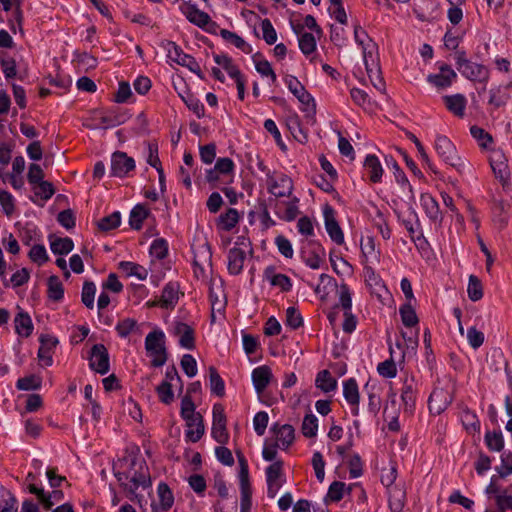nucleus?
I'll use <instances>...</instances> for the list:
<instances>
[{"label": "nucleus", "instance_id": "43", "mask_svg": "<svg viewBox=\"0 0 512 512\" xmlns=\"http://www.w3.org/2000/svg\"><path fill=\"white\" fill-rule=\"evenodd\" d=\"M41 386L42 378L35 374L19 378L16 383V388L22 391L38 390Z\"/></svg>", "mask_w": 512, "mask_h": 512}, {"label": "nucleus", "instance_id": "38", "mask_svg": "<svg viewBox=\"0 0 512 512\" xmlns=\"http://www.w3.org/2000/svg\"><path fill=\"white\" fill-rule=\"evenodd\" d=\"M239 221L238 211L234 208H229L225 213L221 214L217 219L218 228L224 231L233 229Z\"/></svg>", "mask_w": 512, "mask_h": 512}, {"label": "nucleus", "instance_id": "52", "mask_svg": "<svg viewBox=\"0 0 512 512\" xmlns=\"http://www.w3.org/2000/svg\"><path fill=\"white\" fill-rule=\"evenodd\" d=\"M121 223V215L120 212L115 211L112 214L101 218L98 221V228L101 231H110L112 229L117 228Z\"/></svg>", "mask_w": 512, "mask_h": 512}, {"label": "nucleus", "instance_id": "50", "mask_svg": "<svg viewBox=\"0 0 512 512\" xmlns=\"http://www.w3.org/2000/svg\"><path fill=\"white\" fill-rule=\"evenodd\" d=\"M485 443L491 451H501L504 447L503 435L500 431H488L485 434Z\"/></svg>", "mask_w": 512, "mask_h": 512}, {"label": "nucleus", "instance_id": "4", "mask_svg": "<svg viewBox=\"0 0 512 512\" xmlns=\"http://www.w3.org/2000/svg\"><path fill=\"white\" fill-rule=\"evenodd\" d=\"M162 48L166 51L167 61L170 63H176L183 67H187L191 72L195 73L200 79H204L199 63L194 57L183 52V50L177 46L174 42L167 41L162 42Z\"/></svg>", "mask_w": 512, "mask_h": 512}, {"label": "nucleus", "instance_id": "58", "mask_svg": "<svg viewBox=\"0 0 512 512\" xmlns=\"http://www.w3.org/2000/svg\"><path fill=\"white\" fill-rule=\"evenodd\" d=\"M261 29L264 41L268 45L275 44L277 41V32L268 18L261 21Z\"/></svg>", "mask_w": 512, "mask_h": 512}, {"label": "nucleus", "instance_id": "57", "mask_svg": "<svg viewBox=\"0 0 512 512\" xmlns=\"http://www.w3.org/2000/svg\"><path fill=\"white\" fill-rule=\"evenodd\" d=\"M299 48L303 54L309 55L316 49V40L313 34L305 32L299 37Z\"/></svg>", "mask_w": 512, "mask_h": 512}, {"label": "nucleus", "instance_id": "51", "mask_svg": "<svg viewBox=\"0 0 512 512\" xmlns=\"http://www.w3.org/2000/svg\"><path fill=\"white\" fill-rule=\"evenodd\" d=\"M301 430L305 437H315L318 430V420L316 416L313 414H307L303 419Z\"/></svg>", "mask_w": 512, "mask_h": 512}, {"label": "nucleus", "instance_id": "8", "mask_svg": "<svg viewBox=\"0 0 512 512\" xmlns=\"http://www.w3.org/2000/svg\"><path fill=\"white\" fill-rule=\"evenodd\" d=\"M354 38L356 43L362 48L366 71L368 76L371 77L370 72H372V69L370 68L369 59L374 64L373 53L376 49V44L368 36L367 32L358 25L354 27Z\"/></svg>", "mask_w": 512, "mask_h": 512}, {"label": "nucleus", "instance_id": "19", "mask_svg": "<svg viewBox=\"0 0 512 512\" xmlns=\"http://www.w3.org/2000/svg\"><path fill=\"white\" fill-rule=\"evenodd\" d=\"M343 396L351 406V412L354 416L359 415L360 395L358 384L354 378H349L343 382Z\"/></svg>", "mask_w": 512, "mask_h": 512}, {"label": "nucleus", "instance_id": "27", "mask_svg": "<svg viewBox=\"0 0 512 512\" xmlns=\"http://www.w3.org/2000/svg\"><path fill=\"white\" fill-rule=\"evenodd\" d=\"M275 270L274 266H268L264 270V278L269 281L272 286L279 287L283 292L290 291L292 288L291 279L285 274L275 273Z\"/></svg>", "mask_w": 512, "mask_h": 512}, {"label": "nucleus", "instance_id": "59", "mask_svg": "<svg viewBox=\"0 0 512 512\" xmlns=\"http://www.w3.org/2000/svg\"><path fill=\"white\" fill-rule=\"evenodd\" d=\"M461 420L465 428L469 431H478L480 429V422L474 412L465 409L462 412Z\"/></svg>", "mask_w": 512, "mask_h": 512}, {"label": "nucleus", "instance_id": "35", "mask_svg": "<svg viewBox=\"0 0 512 512\" xmlns=\"http://www.w3.org/2000/svg\"><path fill=\"white\" fill-rule=\"evenodd\" d=\"M15 331L21 337H29L33 332V323L28 313L20 311L14 319Z\"/></svg>", "mask_w": 512, "mask_h": 512}, {"label": "nucleus", "instance_id": "21", "mask_svg": "<svg viewBox=\"0 0 512 512\" xmlns=\"http://www.w3.org/2000/svg\"><path fill=\"white\" fill-rule=\"evenodd\" d=\"M183 295L178 282H168L162 289V309H173Z\"/></svg>", "mask_w": 512, "mask_h": 512}, {"label": "nucleus", "instance_id": "42", "mask_svg": "<svg viewBox=\"0 0 512 512\" xmlns=\"http://www.w3.org/2000/svg\"><path fill=\"white\" fill-rule=\"evenodd\" d=\"M237 458L239 464V481H240V490L251 489L250 481H249V466L244 455L237 451Z\"/></svg>", "mask_w": 512, "mask_h": 512}, {"label": "nucleus", "instance_id": "40", "mask_svg": "<svg viewBox=\"0 0 512 512\" xmlns=\"http://www.w3.org/2000/svg\"><path fill=\"white\" fill-rule=\"evenodd\" d=\"M316 387L328 393L337 388V380L331 376L328 370L320 371L315 380Z\"/></svg>", "mask_w": 512, "mask_h": 512}, {"label": "nucleus", "instance_id": "28", "mask_svg": "<svg viewBox=\"0 0 512 512\" xmlns=\"http://www.w3.org/2000/svg\"><path fill=\"white\" fill-rule=\"evenodd\" d=\"M272 371L269 366L262 365L252 371V382L255 390L262 393L270 383Z\"/></svg>", "mask_w": 512, "mask_h": 512}, {"label": "nucleus", "instance_id": "39", "mask_svg": "<svg viewBox=\"0 0 512 512\" xmlns=\"http://www.w3.org/2000/svg\"><path fill=\"white\" fill-rule=\"evenodd\" d=\"M119 269L126 274V276H135L139 280H145L148 276V271L143 266L130 261H121Z\"/></svg>", "mask_w": 512, "mask_h": 512}, {"label": "nucleus", "instance_id": "10", "mask_svg": "<svg viewBox=\"0 0 512 512\" xmlns=\"http://www.w3.org/2000/svg\"><path fill=\"white\" fill-rule=\"evenodd\" d=\"M212 437L220 444H226L229 438L226 428V415L221 404L213 406Z\"/></svg>", "mask_w": 512, "mask_h": 512}, {"label": "nucleus", "instance_id": "18", "mask_svg": "<svg viewBox=\"0 0 512 512\" xmlns=\"http://www.w3.org/2000/svg\"><path fill=\"white\" fill-rule=\"evenodd\" d=\"M417 391L418 384L415 378L413 376L405 377L401 389V400L405 411L412 412L414 410Z\"/></svg>", "mask_w": 512, "mask_h": 512}, {"label": "nucleus", "instance_id": "22", "mask_svg": "<svg viewBox=\"0 0 512 512\" xmlns=\"http://www.w3.org/2000/svg\"><path fill=\"white\" fill-rule=\"evenodd\" d=\"M128 118H129V115L126 112H116V111L111 110L105 114H102L99 117V125H94V126L88 125L87 127L90 129L113 128V127H116L118 125L125 123Z\"/></svg>", "mask_w": 512, "mask_h": 512}, {"label": "nucleus", "instance_id": "13", "mask_svg": "<svg viewBox=\"0 0 512 512\" xmlns=\"http://www.w3.org/2000/svg\"><path fill=\"white\" fill-rule=\"evenodd\" d=\"M324 221L326 231L333 242L337 245H342L344 243V234L343 231L335 218V211L329 205L326 204L323 209Z\"/></svg>", "mask_w": 512, "mask_h": 512}, {"label": "nucleus", "instance_id": "55", "mask_svg": "<svg viewBox=\"0 0 512 512\" xmlns=\"http://www.w3.org/2000/svg\"><path fill=\"white\" fill-rule=\"evenodd\" d=\"M470 133L482 148H487L493 142L492 136L479 126H472L470 128Z\"/></svg>", "mask_w": 512, "mask_h": 512}, {"label": "nucleus", "instance_id": "47", "mask_svg": "<svg viewBox=\"0 0 512 512\" xmlns=\"http://www.w3.org/2000/svg\"><path fill=\"white\" fill-rule=\"evenodd\" d=\"M467 293L469 299L473 302L479 301L483 297V286L481 280L477 276H469Z\"/></svg>", "mask_w": 512, "mask_h": 512}, {"label": "nucleus", "instance_id": "36", "mask_svg": "<svg viewBox=\"0 0 512 512\" xmlns=\"http://www.w3.org/2000/svg\"><path fill=\"white\" fill-rule=\"evenodd\" d=\"M220 35L224 40L231 43L236 48L240 49L242 52L246 54H250L252 52L251 45L248 44L241 36H239L235 32L229 31L227 29H222L220 31Z\"/></svg>", "mask_w": 512, "mask_h": 512}, {"label": "nucleus", "instance_id": "60", "mask_svg": "<svg viewBox=\"0 0 512 512\" xmlns=\"http://www.w3.org/2000/svg\"><path fill=\"white\" fill-rule=\"evenodd\" d=\"M36 185L37 187L34 189V193L44 201L49 200L55 193L54 186L49 181L43 180Z\"/></svg>", "mask_w": 512, "mask_h": 512}, {"label": "nucleus", "instance_id": "31", "mask_svg": "<svg viewBox=\"0 0 512 512\" xmlns=\"http://www.w3.org/2000/svg\"><path fill=\"white\" fill-rule=\"evenodd\" d=\"M446 108L458 117H462L465 113L467 100L463 94L447 95L443 97Z\"/></svg>", "mask_w": 512, "mask_h": 512}, {"label": "nucleus", "instance_id": "37", "mask_svg": "<svg viewBox=\"0 0 512 512\" xmlns=\"http://www.w3.org/2000/svg\"><path fill=\"white\" fill-rule=\"evenodd\" d=\"M115 330L117 331L119 337H121V338H126L130 334H139V335L141 334L139 324L137 323V321L135 319H132V318H126V319L120 320L117 323Z\"/></svg>", "mask_w": 512, "mask_h": 512}, {"label": "nucleus", "instance_id": "64", "mask_svg": "<svg viewBox=\"0 0 512 512\" xmlns=\"http://www.w3.org/2000/svg\"><path fill=\"white\" fill-rule=\"evenodd\" d=\"M269 416L265 411H260L256 413L253 418V426L257 435H264L267 425H268Z\"/></svg>", "mask_w": 512, "mask_h": 512}, {"label": "nucleus", "instance_id": "45", "mask_svg": "<svg viewBox=\"0 0 512 512\" xmlns=\"http://www.w3.org/2000/svg\"><path fill=\"white\" fill-rule=\"evenodd\" d=\"M64 296L63 285L58 276L48 278V297L53 301H60Z\"/></svg>", "mask_w": 512, "mask_h": 512}, {"label": "nucleus", "instance_id": "29", "mask_svg": "<svg viewBox=\"0 0 512 512\" xmlns=\"http://www.w3.org/2000/svg\"><path fill=\"white\" fill-rule=\"evenodd\" d=\"M510 204L503 199H494L492 202L493 221L503 229L508 223V211Z\"/></svg>", "mask_w": 512, "mask_h": 512}, {"label": "nucleus", "instance_id": "11", "mask_svg": "<svg viewBox=\"0 0 512 512\" xmlns=\"http://www.w3.org/2000/svg\"><path fill=\"white\" fill-rule=\"evenodd\" d=\"M489 162L495 177L500 180L504 187L507 186L510 179V169L504 153L501 150L493 151L490 155Z\"/></svg>", "mask_w": 512, "mask_h": 512}, {"label": "nucleus", "instance_id": "1", "mask_svg": "<svg viewBox=\"0 0 512 512\" xmlns=\"http://www.w3.org/2000/svg\"><path fill=\"white\" fill-rule=\"evenodd\" d=\"M113 472L120 486L133 500L139 488L145 489L151 485L149 469L144 459L134 453L126 451V454L113 465Z\"/></svg>", "mask_w": 512, "mask_h": 512}, {"label": "nucleus", "instance_id": "41", "mask_svg": "<svg viewBox=\"0 0 512 512\" xmlns=\"http://www.w3.org/2000/svg\"><path fill=\"white\" fill-rule=\"evenodd\" d=\"M509 98L510 95L507 91V87L498 86L489 91L488 103L493 105L495 108H499L505 105Z\"/></svg>", "mask_w": 512, "mask_h": 512}, {"label": "nucleus", "instance_id": "46", "mask_svg": "<svg viewBox=\"0 0 512 512\" xmlns=\"http://www.w3.org/2000/svg\"><path fill=\"white\" fill-rule=\"evenodd\" d=\"M209 379L211 392L222 397L225 394V384L217 369L213 366L209 367Z\"/></svg>", "mask_w": 512, "mask_h": 512}, {"label": "nucleus", "instance_id": "26", "mask_svg": "<svg viewBox=\"0 0 512 512\" xmlns=\"http://www.w3.org/2000/svg\"><path fill=\"white\" fill-rule=\"evenodd\" d=\"M299 199L293 197L290 201H282L276 203V214L283 220L291 222L296 219L299 214L298 209Z\"/></svg>", "mask_w": 512, "mask_h": 512}, {"label": "nucleus", "instance_id": "16", "mask_svg": "<svg viewBox=\"0 0 512 512\" xmlns=\"http://www.w3.org/2000/svg\"><path fill=\"white\" fill-rule=\"evenodd\" d=\"M268 190L275 197H290L293 191V181L286 174H280L278 178L268 176Z\"/></svg>", "mask_w": 512, "mask_h": 512}, {"label": "nucleus", "instance_id": "61", "mask_svg": "<svg viewBox=\"0 0 512 512\" xmlns=\"http://www.w3.org/2000/svg\"><path fill=\"white\" fill-rule=\"evenodd\" d=\"M15 200L12 194L6 190H0V205L7 216H11L15 211Z\"/></svg>", "mask_w": 512, "mask_h": 512}, {"label": "nucleus", "instance_id": "54", "mask_svg": "<svg viewBox=\"0 0 512 512\" xmlns=\"http://www.w3.org/2000/svg\"><path fill=\"white\" fill-rule=\"evenodd\" d=\"M20 239L26 246L32 245L33 242L39 240L40 234L36 226L26 224L20 231Z\"/></svg>", "mask_w": 512, "mask_h": 512}, {"label": "nucleus", "instance_id": "53", "mask_svg": "<svg viewBox=\"0 0 512 512\" xmlns=\"http://www.w3.org/2000/svg\"><path fill=\"white\" fill-rule=\"evenodd\" d=\"M96 293V286L93 282L85 281L82 287L81 300L82 303L88 308L94 307V297Z\"/></svg>", "mask_w": 512, "mask_h": 512}, {"label": "nucleus", "instance_id": "62", "mask_svg": "<svg viewBox=\"0 0 512 512\" xmlns=\"http://www.w3.org/2000/svg\"><path fill=\"white\" fill-rule=\"evenodd\" d=\"M499 477L505 478L512 474V452H504L501 455V465L496 467Z\"/></svg>", "mask_w": 512, "mask_h": 512}, {"label": "nucleus", "instance_id": "20", "mask_svg": "<svg viewBox=\"0 0 512 512\" xmlns=\"http://www.w3.org/2000/svg\"><path fill=\"white\" fill-rule=\"evenodd\" d=\"M458 71L471 81L486 82L489 77V71L484 65L470 60Z\"/></svg>", "mask_w": 512, "mask_h": 512}, {"label": "nucleus", "instance_id": "14", "mask_svg": "<svg viewBox=\"0 0 512 512\" xmlns=\"http://www.w3.org/2000/svg\"><path fill=\"white\" fill-rule=\"evenodd\" d=\"M40 347L38 349V359L43 366L53 364V354L58 345V339L49 334H42L39 337Z\"/></svg>", "mask_w": 512, "mask_h": 512}, {"label": "nucleus", "instance_id": "7", "mask_svg": "<svg viewBox=\"0 0 512 512\" xmlns=\"http://www.w3.org/2000/svg\"><path fill=\"white\" fill-rule=\"evenodd\" d=\"M267 496L275 498L284 483L283 461L277 460L266 468Z\"/></svg>", "mask_w": 512, "mask_h": 512}, {"label": "nucleus", "instance_id": "5", "mask_svg": "<svg viewBox=\"0 0 512 512\" xmlns=\"http://www.w3.org/2000/svg\"><path fill=\"white\" fill-rule=\"evenodd\" d=\"M285 84L287 85L289 91L299 100V102L306 106L307 117H311V119L314 121L316 104L311 94L305 89L303 84L295 76H286Z\"/></svg>", "mask_w": 512, "mask_h": 512}, {"label": "nucleus", "instance_id": "15", "mask_svg": "<svg viewBox=\"0 0 512 512\" xmlns=\"http://www.w3.org/2000/svg\"><path fill=\"white\" fill-rule=\"evenodd\" d=\"M135 168L133 158L128 157L124 152H115L111 158V176L124 177Z\"/></svg>", "mask_w": 512, "mask_h": 512}, {"label": "nucleus", "instance_id": "30", "mask_svg": "<svg viewBox=\"0 0 512 512\" xmlns=\"http://www.w3.org/2000/svg\"><path fill=\"white\" fill-rule=\"evenodd\" d=\"M421 205L428 218L439 225L442 223V214L439 204L434 197L429 194L421 195Z\"/></svg>", "mask_w": 512, "mask_h": 512}, {"label": "nucleus", "instance_id": "2", "mask_svg": "<svg viewBox=\"0 0 512 512\" xmlns=\"http://www.w3.org/2000/svg\"><path fill=\"white\" fill-rule=\"evenodd\" d=\"M181 416L188 427L186 438L193 443L198 442L204 434V424L200 413H195V405L189 395L181 401Z\"/></svg>", "mask_w": 512, "mask_h": 512}, {"label": "nucleus", "instance_id": "9", "mask_svg": "<svg viewBox=\"0 0 512 512\" xmlns=\"http://www.w3.org/2000/svg\"><path fill=\"white\" fill-rule=\"evenodd\" d=\"M89 367L91 370L101 375H105L109 372V354L103 344H95L91 348Z\"/></svg>", "mask_w": 512, "mask_h": 512}, {"label": "nucleus", "instance_id": "49", "mask_svg": "<svg viewBox=\"0 0 512 512\" xmlns=\"http://www.w3.org/2000/svg\"><path fill=\"white\" fill-rule=\"evenodd\" d=\"M402 323L406 327H414L418 324V317L411 304H404L399 308Z\"/></svg>", "mask_w": 512, "mask_h": 512}, {"label": "nucleus", "instance_id": "44", "mask_svg": "<svg viewBox=\"0 0 512 512\" xmlns=\"http://www.w3.org/2000/svg\"><path fill=\"white\" fill-rule=\"evenodd\" d=\"M51 251L54 254L66 255L70 253L74 248V243L71 238H56L50 243Z\"/></svg>", "mask_w": 512, "mask_h": 512}, {"label": "nucleus", "instance_id": "6", "mask_svg": "<svg viewBox=\"0 0 512 512\" xmlns=\"http://www.w3.org/2000/svg\"><path fill=\"white\" fill-rule=\"evenodd\" d=\"M435 149L446 164L456 168L458 171L464 167V162L458 156L455 145L446 136H438L436 138Z\"/></svg>", "mask_w": 512, "mask_h": 512}, {"label": "nucleus", "instance_id": "12", "mask_svg": "<svg viewBox=\"0 0 512 512\" xmlns=\"http://www.w3.org/2000/svg\"><path fill=\"white\" fill-rule=\"evenodd\" d=\"M438 70V73L427 76V81L437 89H446L457 79L456 72L446 63H438Z\"/></svg>", "mask_w": 512, "mask_h": 512}, {"label": "nucleus", "instance_id": "56", "mask_svg": "<svg viewBox=\"0 0 512 512\" xmlns=\"http://www.w3.org/2000/svg\"><path fill=\"white\" fill-rule=\"evenodd\" d=\"M285 323L293 330H296L303 326V317L297 308L293 306L287 308Z\"/></svg>", "mask_w": 512, "mask_h": 512}, {"label": "nucleus", "instance_id": "48", "mask_svg": "<svg viewBox=\"0 0 512 512\" xmlns=\"http://www.w3.org/2000/svg\"><path fill=\"white\" fill-rule=\"evenodd\" d=\"M189 110L196 114L198 118L205 116V108L202 102L195 97L193 94L187 93L186 95H180Z\"/></svg>", "mask_w": 512, "mask_h": 512}, {"label": "nucleus", "instance_id": "63", "mask_svg": "<svg viewBox=\"0 0 512 512\" xmlns=\"http://www.w3.org/2000/svg\"><path fill=\"white\" fill-rule=\"evenodd\" d=\"M275 244L278 248V251L288 259L293 257L294 251L292 248L291 242L283 235H278L275 238Z\"/></svg>", "mask_w": 512, "mask_h": 512}, {"label": "nucleus", "instance_id": "3", "mask_svg": "<svg viewBox=\"0 0 512 512\" xmlns=\"http://www.w3.org/2000/svg\"><path fill=\"white\" fill-rule=\"evenodd\" d=\"M194 274L197 279L207 281L212 271V251L210 244L205 241L192 246Z\"/></svg>", "mask_w": 512, "mask_h": 512}, {"label": "nucleus", "instance_id": "34", "mask_svg": "<svg viewBox=\"0 0 512 512\" xmlns=\"http://www.w3.org/2000/svg\"><path fill=\"white\" fill-rule=\"evenodd\" d=\"M151 217L149 208L144 204H137L130 212L129 224L131 228L139 230L145 220Z\"/></svg>", "mask_w": 512, "mask_h": 512}, {"label": "nucleus", "instance_id": "32", "mask_svg": "<svg viewBox=\"0 0 512 512\" xmlns=\"http://www.w3.org/2000/svg\"><path fill=\"white\" fill-rule=\"evenodd\" d=\"M364 168L369 174V180L372 183L381 182L383 168L377 156L369 154L364 161Z\"/></svg>", "mask_w": 512, "mask_h": 512}, {"label": "nucleus", "instance_id": "33", "mask_svg": "<svg viewBox=\"0 0 512 512\" xmlns=\"http://www.w3.org/2000/svg\"><path fill=\"white\" fill-rule=\"evenodd\" d=\"M182 11L191 23L201 28L205 27L211 20L206 12L199 10L195 5H186L182 8Z\"/></svg>", "mask_w": 512, "mask_h": 512}, {"label": "nucleus", "instance_id": "17", "mask_svg": "<svg viewBox=\"0 0 512 512\" xmlns=\"http://www.w3.org/2000/svg\"><path fill=\"white\" fill-rule=\"evenodd\" d=\"M146 356L152 367H160V330L154 329L145 338Z\"/></svg>", "mask_w": 512, "mask_h": 512}, {"label": "nucleus", "instance_id": "25", "mask_svg": "<svg viewBox=\"0 0 512 512\" xmlns=\"http://www.w3.org/2000/svg\"><path fill=\"white\" fill-rule=\"evenodd\" d=\"M227 258H228V264H227L228 272L231 275H239L243 270L244 262L246 259L245 250L235 246L228 251Z\"/></svg>", "mask_w": 512, "mask_h": 512}, {"label": "nucleus", "instance_id": "24", "mask_svg": "<svg viewBox=\"0 0 512 512\" xmlns=\"http://www.w3.org/2000/svg\"><path fill=\"white\" fill-rule=\"evenodd\" d=\"M172 332L179 339V344L186 349L195 347L194 330L189 325L176 322L173 325Z\"/></svg>", "mask_w": 512, "mask_h": 512}, {"label": "nucleus", "instance_id": "23", "mask_svg": "<svg viewBox=\"0 0 512 512\" xmlns=\"http://www.w3.org/2000/svg\"><path fill=\"white\" fill-rule=\"evenodd\" d=\"M271 431L276 436V442L282 449H287L295 439V430L290 424H274Z\"/></svg>", "mask_w": 512, "mask_h": 512}]
</instances>
